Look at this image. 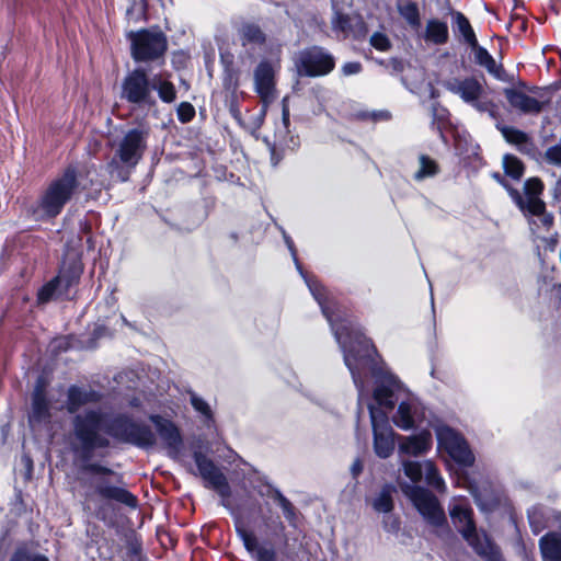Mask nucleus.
Segmentation results:
<instances>
[{
  "label": "nucleus",
  "instance_id": "obj_1",
  "mask_svg": "<svg viewBox=\"0 0 561 561\" xmlns=\"http://www.w3.org/2000/svg\"><path fill=\"white\" fill-rule=\"evenodd\" d=\"M286 244L291 252L296 267L305 278L309 290L321 307L322 313L330 322L336 341L344 353V363L350 369L353 381L358 390V405L365 397V386L362 371L370 369L376 378L374 400L377 404L369 403L368 410L374 432L375 453L380 458H388L394 449L393 431L389 424L388 413L394 408L398 400L397 392L402 388L401 382L390 373H382L373 367V354L375 348L370 341L358 330H354L350 322L337 324L334 313L325 302L324 288L316 279L308 278L298 262L296 249L290 238L285 237Z\"/></svg>",
  "mask_w": 561,
  "mask_h": 561
},
{
  "label": "nucleus",
  "instance_id": "obj_2",
  "mask_svg": "<svg viewBox=\"0 0 561 561\" xmlns=\"http://www.w3.org/2000/svg\"><path fill=\"white\" fill-rule=\"evenodd\" d=\"M72 425L78 443L73 444L72 448L85 460L94 449L108 446V439L101 432L140 448H151L157 442L154 433L148 426L137 424L123 415L110 419L99 409L77 414Z\"/></svg>",
  "mask_w": 561,
  "mask_h": 561
},
{
  "label": "nucleus",
  "instance_id": "obj_3",
  "mask_svg": "<svg viewBox=\"0 0 561 561\" xmlns=\"http://www.w3.org/2000/svg\"><path fill=\"white\" fill-rule=\"evenodd\" d=\"M79 187L77 169L75 167L66 168L43 190L36 203L30 207V214L35 220L56 218L77 195Z\"/></svg>",
  "mask_w": 561,
  "mask_h": 561
},
{
  "label": "nucleus",
  "instance_id": "obj_4",
  "mask_svg": "<svg viewBox=\"0 0 561 561\" xmlns=\"http://www.w3.org/2000/svg\"><path fill=\"white\" fill-rule=\"evenodd\" d=\"M87 476L80 477V485L84 490V500L87 503L94 502L96 497L112 500L125 504L129 507H136L137 499L124 488L111 483L108 477L114 472L99 463H85L81 468Z\"/></svg>",
  "mask_w": 561,
  "mask_h": 561
},
{
  "label": "nucleus",
  "instance_id": "obj_5",
  "mask_svg": "<svg viewBox=\"0 0 561 561\" xmlns=\"http://www.w3.org/2000/svg\"><path fill=\"white\" fill-rule=\"evenodd\" d=\"M121 99L138 107L156 106L152 78L141 68L130 71L122 82Z\"/></svg>",
  "mask_w": 561,
  "mask_h": 561
},
{
  "label": "nucleus",
  "instance_id": "obj_6",
  "mask_svg": "<svg viewBox=\"0 0 561 561\" xmlns=\"http://www.w3.org/2000/svg\"><path fill=\"white\" fill-rule=\"evenodd\" d=\"M401 489L428 524L439 527L446 523L444 510L430 491L410 483L401 484Z\"/></svg>",
  "mask_w": 561,
  "mask_h": 561
},
{
  "label": "nucleus",
  "instance_id": "obj_7",
  "mask_svg": "<svg viewBox=\"0 0 561 561\" xmlns=\"http://www.w3.org/2000/svg\"><path fill=\"white\" fill-rule=\"evenodd\" d=\"M334 66L333 56L318 46L300 51L296 61L298 75L305 77L325 76Z\"/></svg>",
  "mask_w": 561,
  "mask_h": 561
},
{
  "label": "nucleus",
  "instance_id": "obj_8",
  "mask_svg": "<svg viewBox=\"0 0 561 561\" xmlns=\"http://www.w3.org/2000/svg\"><path fill=\"white\" fill-rule=\"evenodd\" d=\"M131 55L136 61H149L159 58L167 49V39L162 33L141 31L131 34Z\"/></svg>",
  "mask_w": 561,
  "mask_h": 561
},
{
  "label": "nucleus",
  "instance_id": "obj_9",
  "mask_svg": "<svg viewBox=\"0 0 561 561\" xmlns=\"http://www.w3.org/2000/svg\"><path fill=\"white\" fill-rule=\"evenodd\" d=\"M439 448L458 463L470 466L473 463L474 457L469 449L466 440L453 428L446 425H439L435 428Z\"/></svg>",
  "mask_w": 561,
  "mask_h": 561
},
{
  "label": "nucleus",
  "instance_id": "obj_10",
  "mask_svg": "<svg viewBox=\"0 0 561 561\" xmlns=\"http://www.w3.org/2000/svg\"><path fill=\"white\" fill-rule=\"evenodd\" d=\"M147 131L130 129L117 144L115 157L127 168H134L141 159L147 142Z\"/></svg>",
  "mask_w": 561,
  "mask_h": 561
},
{
  "label": "nucleus",
  "instance_id": "obj_11",
  "mask_svg": "<svg viewBox=\"0 0 561 561\" xmlns=\"http://www.w3.org/2000/svg\"><path fill=\"white\" fill-rule=\"evenodd\" d=\"M472 514L473 512L471 507H469L463 501L456 502L450 508V517L455 527L470 547L482 540L483 537L488 536L483 530L479 531L476 528Z\"/></svg>",
  "mask_w": 561,
  "mask_h": 561
},
{
  "label": "nucleus",
  "instance_id": "obj_12",
  "mask_svg": "<svg viewBox=\"0 0 561 561\" xmlns=\"http://www.w3.org/2000/svg\"><path fill=\"white\" fill-rule=\"evenodd\" d=\"M194 460L201 477L207 483V486L214 489L224 501L231 495V490L225 474L216 465L199 451L194 454Z\"/></svg>",
  "mask_w": 561,
  "mask_h": 561
},
{
  "label": "nucleus",
  "instance_id": "obj_13",
  "mask_svg": "<svg viewBox=\"0 0 561 561\" xmlns=\"http://www.w3.org/2000/svg\"><path fill=\"white\" fill-rule=\"evenodd\" d=\"M81 273L82 264L78 255L71 257L69 263L65 261L59 275L43 286L38 291V301L42 304L49 301L54 297L59 285L65 284L66 287L71 286L73 283L78 282Z\"/></svg>",
  "mask_w": 561,
  "mask_h": 561
},
{
  "label": "nucleus",
  "instance_id": "obj_14",
  "mask_svg": "<svg viewBox=\"0 0 561 561\" xmlns=\"http://www.w3.org/2000/svg\"><path fill=\"white\" fill-rule=\"evenodd\" d=\"M444 87L458 95L463 102L471 104L478 111H484L485 106L479 101L483 94L481 82L473 78H450L444 82Z\"/></svg>",
  "mask_w": 561,
  "mask_h": 561
},
{
  "label": "nucleus",
  "instance_id": "obj_15",
  "mask_svg": "<svg viewBox=\"0 0 561 561\" xmlns=\"http://www.w3.org/2000/svg\"><path fill=\"white\" fill-rule=\"evenodd\" d=\"M254 89L263 103L262 115L267 106L275 100V68L268 61H261L254 70Z\"/></svg>",
  "mask_w": 561,
  "mask_h": 561
},
{
  "label": "nucleus",
  "instance_id": "obj_16",
  "mask_svg": "<svg viewBox=\"0 0 561 561\" xmlns=\"http://www.w3.org/2000/svg\"><path fill=\"white\" fill-rule=\"evenodd\" d=\"M405 476L412 482H419L425 478L426 483L439 492L446 489L443 478L439 476L437 468L430 460L424 462L405 460L402 462Z\"/></svg>",
  "mask_w": 561,
  "mask_h": 561
},
{
  "label": "nucleus",
  "instance_id": "obj_17",
  "mask_svg": "<svg viewBox=\"0 0 561 561\" xmlns=\"http://www.w3.org/2000/svg\"><path fill=\"white\" fill-rule=\"evenodd\" d=\"M151 422L154 424L156 431L164 443L171 456L180 453L182 447V437L179 428L171 421L159 415H151Z\"/></svg>",
  "mask_w": 561,
  "mask_h": 561
},
{
  "label": "nucleus",
  "instance_id": "obj_18",
  "mask_svg": "<svg viewBox=\"0 0 561 561\" xmlns=\"http://www.w3.org/2000/svg\"><path fill=\"white\" fill-rule=\"evenodd\" d=\"M101 400V394L93 390L78 386H70L67 391V411L76 413L80 408L89 403H96Z\"/></svg>",
  "mask_w": 561,
  "mask_h": 561
},
{
  "label": "nucleus",
  "instance_id": "obj_19",
  "mask_svg": "<svg viewBox=\"0 0 561 561\" xmlns=\"http://www.w3.org/2000/svg\"><path fill=\"white\" fill-rule=\"evenodd\" d=\"M432 436L428 432L417 435L402 437L399 443V453L408 456H421L430 450Z\"/></svg>",
  "mask_w": 561,
  "mask_h": 561
},
{
  "label": "nucleus",
  "instance_id": "obj_20",
  "mask_svg": "<svg viewBox=\"0 0 561 561\" xmlns=\"http://www.w3.org/2000/svg\"><path fill=\"white\" fill-rule=\"evenodd\" d=\"M504 94L508 103L525 114H538L542 110V103L535 98L515 89H505Z\"/></svg>",
  "mask_w": 561,
  "mask_h": 561
},
{
  "label": "nucleus",
  "instance_id": "obj_21",
  "mask_svg": "<svg viewBox=\"0 0 561 561\" xmlns=\"http://www.w3.org/2000/svg\"><path fill=\"white\" fill-rule=\"evenodd\" d=\"M28 419L30 423L47 422L50 419L49 402L46 399L44 385L39 381L32 396V410Z\"/></svg>",
  "mask_w": 561,
  "mask_h": 561
},
{
  "label": "nucleus",
  "instance_id": "obj_22",
  "mask_svg": "<svg viewBox=\"0 0 561 561\" xmlns=\"http://www.w3.org/2000/svg\"><path fill=\"white\" fill-rule=\"evenodd\" d=\"M543 561H561V533L550 531L539 539Z\"/></svg>",
  "mask_w": 561,
  "mask_h": 561
},
{
  "label": "nucleus",
  "instance_id": "obj_23",
  "mask_svg": "<svg viewBox=\"0 0 561 561\" xmlns=\"http://www.w3.org/2000/svg\"><path fill=\"white\" fill-rule=\"evenodd\" d=\"M474 54L476 62L484 67L486 71L494 76L496 79L505 80V70L502 65H497L495 59L489 54V51L477 43V46H470Z\"/></svg>",
  "mask_w": 561,
  "mask_h": 561
},
{
  "label": "nucleus",
  "instance_id": "obj_24",
  "mask_svg": "<svg viewBox=\"0 0 561 561\" xmlns=\"http://www.w3.org/2000/svg\"><path fill=\"white\" fill-rule=\"evenodd\" d=\"M417 414V404L413 401H402L399 404L398 412L393 416V422L402 430L414 427Z\"/></svg>",
  "mask_w": 561,
  "mask_h": 561
},
{
  "label": "nucleus",
  "instance_id": "obj_25",
  "mask_svg": "<svg viewBox=\"0 0 561 561\" xmlns=\"http://www.w3.org/2000/svg\"><path fill=\"white\" fill-rule=\"evenodd\" d=\"M424 38L436 45H443L448 41V26L446 22L432 19L428 20L425 27Z\"/></svg>",
  "mask_w": 561,
  "mask_h": 561
},
{
  "label": "nucleus",
  "instance_id": "obj_26",
  "mask_svg": "<svg viewBox=\"0 0 561 561\" xmlns=\"http://www.w3.org/2000/svg\"><path fill=\"white\" fill-rule=\"evenodd\" d=\"M510 195L522 210L527 211L533 217L542 215L546 210V205L539 197L524 198L517 190H510Z\"/></svg>",
  "mask_w": 561,
  "mask_h": 561
},
{
  "label": "nucleus",
  "instance_id": "obj_27",
  "mask_svg": "<svg viewBox=\"0 0 561 561\" xmlns=\"http://www.w3.org/2000/svg\"><path fill=\"white\" fill-rule=\"evenodd\" d=\"M471 548L484 561H504L499 547L489 538V536L483 537L482 540L474 543Z\"/></svg>",
  "mask_w": 561,
  "mask_h": 561
},
{
  "label": "nucleus",
  "instance_id": "obj_28",
  "mask_svg": "<svg viewBox=\"0 0 561 561\" xmlns=\"http://www.w3.org/2000/svg\"><path fill=\"white\" fill-rule=\"evenodd\" d=\"M453 19L454 30L462 36L469 46H477V37L469 20L461 12H455Z\"/></svg>",
  "mask_w": 561,
  "mask_h": 561
},
{
  "label": "nucleus",
  "instance_id": "obj_29",
  "mask_svg": "<svg viewBox=\"0 0 561 561\" xmlns=\"http://www.w3.org/2000/svg\"><path fill=\"white\" fill-rule=\"evenodd\" d=\"M153 91L158 92L160 100L164 103H173L176 100V90L172 82L163 79L160 75L152 77Z\"/></svg>",
  "mask_w": 561,
  "mask_h": 561
},
{
  "label": "nucleus",
  "instance_id": "obj_30",
  "mask_svg": "<svg viewBox=\"0 0 561 561\" xmlns=\"http://www.w3.org/2000/svg\"><path fill=\"white\" fill-rule=\"evenodd\" d=\"M398 12L411 27L419 28L421 26L420 10L415 2L404 1L399 3Z\"/></svg>",
  "mask_w": 561,
  "mask_h": 561
},
{
  "label": "nucleus",
  "instance_id": "obj_31",
  "mask_svg": "<svg viewBox=\"0 0 561 561\" xmlns=\"http://www.w3.org/2000/svg\"><path fill=\"white\" fill-rule=\"evenodd\" d=\"M394 492L393 486L385 485L379 494L373 500V507L378 513H389L393 508L392 493Z\"/></svg>",
  "mask_w": 561,
  "mask_h": 561
},
{
  "label": "nucleus",
  "instance_id": "obj_32",
  "mask_svg": "<svg viewBox=\"0 0 561 561\" xmlns=\"http://www.w3.org/2000/svg\"><path fill=\"white\" fill-rule=\"evenodd\" d=\"M419 164V170L414 173V179L416 181L432 178L438 173L439 168L436 161L425 154L420 156Z\"/></svg>",
  "mask_w": 561,
  "mask_h": 561
},
{
  "label": "nucleus",
  "instance_id": "obj_33",
  "mask_svg": "<svg viewBox=\"0 0 561 561\" xmlns=\"http://www.w3.org/2000/svg\"><path fill=\"white\" fill-rule=\"evenodd\" d=\"M242 44H263L265 41V35L261 31V28L253 24H245L240 30Z\"/></svg>",
  "mask_w": 561,
  "mask_h": 561
},
{
  "label": "nucleus",
  "instance_id": "obj_34",
  "mask_svg": "<svg viewBox=\"0 0 561 561\" xmlns=\"http://www.w3.org/2000/svg\"><path fill=\"white\" fill-rule=\"evenodd\" d=\"M505 173L514 180H519L524 174V164L512 154H505L503 158Z\"/></svg>",
  "mask_w": 561,
  "mask_h": 561
},
{
  "label": "nucleus",
  "instance_id": "obj_35",
  "mask_svg": "<svg viewBox=\"0 0 561 561\" xmlns=\"http://www.w3.org/2000/svg\"><path fill=\"white\" fill-rule=\"evenodd\" d=\"M501 131L504 138L511 144L517 145L519 147H524L529 144V137L527 134L519 129L514 127H503Z\"/></svg>",
  "mask_w": 561,
  "mask_h": 561
},
{
  "label": "nucleus",
  "instance_id": "obj_36",
  "mask_svg": "<svg viewBox=\"0 0 561 561\" xmlns=\"http://www.w3.org/2000/svg\"><path fill=\"white\" fill-rule=\"evenodd\" d=\"M353 19L340 12H336L332 19V28L335 32H341L344 36H348L352 32Z\"/></svg>",
  "mask_w": 561,
  "mask_h": 561
},
{
  "label": "nucleus",
  "instance_id": "obj_37",
  "mask_svg": "<svg viewBox=\"0 0 561 561\" xmlns=\"http://www.w3.org/2000/svg\"><path fill=\"white\" fill-rule=\"evenodd\" d=\"M237 533L241 538L245 549L254 554L262 546H260L256 536L252 531H248L241 527L237 528Z\"/></svg>",
  "mask_w": 561,
  "mask_h": 561
},
{
  "label": "nucleus",
  "instance_id": "obj_38",
  "mask_svg": "<svg viewBox=\"0 0 561 561\" xmlns=\"http://www.w3.org/2000/svg\"><path fill=\"white\" fill-rule=\"evenodd\" d=\"M274 499L278 502V505L283 510L286 519L294 524L296 519V511L294 505L277 490L274 492Z\"/></svg>",
  "mask_w": 561,
  "mask_h": 561
},
{
  "label": "nucleus",
  "instance_id": "obj_39",
  "mask_svg": "<svg viewBox=\"0 0 561 561\" xmlns=\"http://www.w3.org/2000/svg\"><path fill=\"white\" fill-rule=\"evenodd\" d=\"M545 159L549 164L561 168V136L556 145L546 150Z\"/></svg>",
  "mask_w": 561,
  "mask_h": 561
},
{
  "label": "nucleus",
  "instance_id": "obj_40",
  "mask_svg": "<svg viewBox=\"0 0 561 561\" xmlns=\"http://www.w3.org/2000/svg\"><path fill=\"white\" fill-rule=\"evenodd\" d=\"M370 45L380 50V51H387L391 47L390 39L385 33L376 32L370 36L369 39Z\"/></svg>",
  "mask_w": 561,
  "mask_h": 561
},
{
  "label": "nucleus",
  "instance_id": "obj_41",
  "mask_svg": "<svg viewBox=\"0 0 561 561\" xmlns=\"http://www.w3.org/2000/svg\"><path fill=\"white\" fill-rule=\"evenodd\" d=\"M524 190L526 194L525 198H531L533 196L539 197L543 190V184L539 179L531 178L525 182Z\"/></svg>",
  "mask_w": 561,
  "mask_h": 561
},
{
  "label": "nucleus",
  "instance_id": "obj_42",
  "mask_svg": "<svg viewBox=\"0 0 561 561\" xmlns=\"http://www.w3.org/2000/svg\"><path fill=\"white\" fill-rule=\"evenodd\" d=\"M529 524L535 534L540 533L545 528L542 523V512L538 507H534L528 512Z\"/></svg>",
  "mask_w": 561,
  "mask_h": 561
},
{
  "label": "nucleus",
  "instance_id": "obj_43",
  "mask_svg": "<svg viewBox=\"0 0 561 561\" xmlns=\"http://www.w3.org/2000/svg\"><path fill=\"white\" fill-rule=\"evenodd\" d=\"M195 116V108L194 106L188 102H182L178 106V117L179 121L182 123H188L193 119Z\"/></svg>",
  "mask_w": 561,
  "mask_h": 561
},
{
  "label": "nucleus",
  "instance_id": "obj_44",
  "mask_svg": "<svg viewBox=\"0 0 561 561\" xmlns=\"http://www.w3.org/2000/svg\"><path fill=\"white\" fill-rule=\"evenodd\" d=\"M191 403L193 408L202 413L206 417H211V410L206 401H204L201 397L195 393L191 394Z\"/></svg>",
  "mask_w": 561,
  "mask_h": 561
},
{
  "label": "nucleus",
  "instance_id": "obj_45",
  "mask_svg": "<svg viewBox=\"0 0 561 561\" xmlns=\"http://www.w3.org/2000/svg\"><path fill=\"white\" fill-rule=\"evenodd\" d=\"M553 224V217L552 215L548 214L546 210L542 213V215L536 216L531 221L530 226L536 229H550V227Z\"/></svg>",
  "mask_w": 561,
  "mask_h": 561
},
{
  "label": "nucleus",
  "instance_id": "obj_46",
  "mask_svg": "<svg viewBox=\"0 0 561 561\" xmlns=\"http://www.w3.org/2000/svg\"><path fill=\"white\" fill-rule=\"evenodd\" d=\"M31 552L27 549L26 545H22L16 548L14 553L12 554L9 561H30Z\"/></svg>",
  "mask_w": 561,
  "mask_h": 561
},
{
  "label": "nucleus",
  "instance_id": "obj_47",
  "mask_svg": "<svg viewBox=\"0 0 561 561\" xmlns=\"http://www.w3.org/2000/svg\"><path fill=\"white\" fill-rule=\"evenodd\" d=\"M257 561H274L275 551L272 548L261 547L254 554Z\"/></svg>",
  "mask_w": 561,
  "mask_h": 561
},
{
  "label": "nucleus",
  "instance_id": "obj_48",
  "mask_svg": "<svg viewBox=\"0 0 561 561\" xmlns=\"http://www.w3.org/2000/svg\"><path fill=\"white\" fill-rule=\"evenodd\" d=\"M362 71V64L358 61H350L343 65L342 72L344 76L357 75Z\"/></svg>",
  "mask_w": 561,
  "mask_h": 561
},
{
  "label": "nucleus",
  "instance_id": "obj_49",
  "mask_svg": "<svg viewBox=\"0 0 561 561\" xmlns=\"http://www.w3.org/2000/svg\"><path fill=\"white\" fill-rule=\"evenodd\" d=\"M224 85L232 93L236 92L239 85L238 77L233 72L229 71L224 79Z\"/></svg>",
  "mask_w": 561,
  "mask_h": 561
},
{
  "label": "nucleus",
  "instance_id": "obj_50",
  "mask_svg": "<svg viewBox=\"0 0 561 561\" xmlns=\"http://www.w3.org/2000/svg\"><path fill=\"white\" fill-rule=\"evenodd\" d=\"M283 127L278 129V135L284 136L288 133V126H289V110L286 105L283 106Z\"/></svg>",
  "mask_w": 561,
  "mask_h": 561
},
{
  "label": "nucleus",
  "instance_id": "obj_51",
  "mask_svg": "<svg viewBox=\"0 0 561 561\" xmlns=\"http://www.w3.org/2000/svg\"><path fill=\"white\" fill-rule=\"evenodd\" d=\"M351 471L353 473L354 477H357L362 471H363V463L359 459H356L352 467H351Z\"/></svg>",
  "mask_w": 561,
  "mask_h": 561
},
{
  "label": "nucleus",
  "instance_id": "obj_52",
  "mask_svg": "<svg viewBox=\"0 0 561 561\" xmlns=\"http://www.w3.org/2000/svg\"><path fill=\"white\" fill-rule=\"evenodd\" d=\"M385 528L388 531H396L399 529V523L397 519H391L389 523L385 520Z\"/></svg>",
  "mask_w": 561,
  "mask_h": 561
},
{
  "label": "nucleus",
  "instance_id": "obj_53",
  "mask_svg": "<svg viewBox=\"0 0 561 561\" xmlns=\"http://www.w3.org/2000/svg\"><path fill=\"white\" fill-rule=\"evenodd\" d=\"M493 178H494L496 181H499L502 185H504V186L507 188V191H508V192H510V190H512L511 187H508V186L506 185V183L504 182V180L502 179V176H501L499 173H495V174L493 175Z\"/></svg>",
  "mask_w": 561,
  "mask_h": 561
},
{
  "label": "nucleus",
  "instance_id": "obj_54",
  "mask_svg": "<svg viewBox=\"0 0 561 561\" xmlns=\"http://www.w3.org/2000/svg\"><path fill=\"white\" fill-rule=\"evenodd\" d=\"M30 561H48V559L43 554H36L34 557L31 556Z\"/></svg>",
  "mask_w": 561,
  "mask_h": 561
},
{
  "label": "nucleus",
  "instance_id": "obj_55",
  "mask_svg": "<svg viewBox=\"0 0 561 561\" xmlns=\"http://www.w3.org/2000/svg\"><path fill=\"white\" fill-rule=\"evenodd\" d=\"M554 193L556 195L561 196V178L556 183Z\"/></svg>",
  "mask_w": 561,
  "mask_h": 561
},
{
  "label": "nucleus",
  "instance_id": "obj_56",
  "mask_svg": "<svg viewBox=\"0 0 561 561\" xmlns=\"http://www.w3.org/2000/svg\"><path fill=\"white\" fill-rule=\"evenodd\" d=\"M231 112L233 114L234 117L238 116V111L236 108H233V106H231Z\"/></svg>",
  "mask_w": 561,
  "mask_h": 561
},
{
  "label": "nucleus",
  "instance_id": "obj_57",
  "mask_svg": "<svg viewBox=\"0 0 561 561\" xmlns=\"http://www.w3.org/2000/svg\"><path fill=\"white\" fill-rule=\"evenodd\" d=\"M469 490H470L471 494L476 495V491L473 490L472 485L469 486Z\"/></svg>",
  "mask_w": 561,
  "mask_h": 561
},
{
  "label": "nucleus",
  "instance_id": "obj_58",
  "mask_svg": "<svg viewBox=\"0 0 561 561\" xmlns=\"http://www.w3.org/2000/svg\"><path fill=\"white\" fill-rule=\"evenodd\" d=\"M113 165H117V162L115 160H113L111 163H110V167H113Z\"/></svg>",
  "mask_w": 561,
  "mask_h": 561
},
{
  "label": "nucleus",
  "instance_id": "obj_59",
  "mask_svg": "<svg viewBox=\"0 0 561 561\" xmlns=\"http://www.w3.org/2000/svg\"><path fill=\"white\" fill-rule=\"evenodd\" d=\"M431 301H432V306L434 307V298H433V294H431Z\"/></svg>",
  "mask_w": 561,
  "mask_h": 561
},
{
  "label": "nucleus",
  "instance_id": "obj_60",
  "mask_svg": "<svg viewBox=\"0 0 561 561\" xmlns=\"http://www.w3.org/2000/svg\"><path fill=\"white\" fill-rule=\"evenodd\" d=\"M558 522L560 523L561 525V514L558 516Z\"/></svg>",
  "mask_w": 561,
  "mask_h": 561
}]
</instances>
